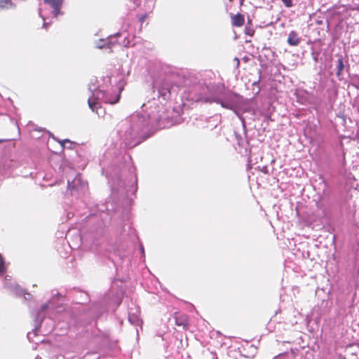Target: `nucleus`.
Segmentation results:
<instances>
[{"mask_svg":"<svg viewBox=\"0 0 359 359\" xmlns=\"http://www.w3.org/2000/svg\"><path fill=\"white\" fill-rule=\"evenodd\" d=\"M344 62L342 57H340L337 60V74H339L344 69Z\"/></svg>","mask_w":359,"mask_h":359,"instance_id":"0eeeda50","label":"nucleus"},{"mask_svg":"<svg viewBox=\"0 0 359 359\" xmlns=\"http://www.w3.org/2000/svg\"><path fill=\"white\" fill-rule=\"evenodd\" d=\"M66 142H70V141L69 140H64L61 141L60 142L61 146L64 147H65V144Z\"/></svg>","mask_w":359,"mask_h":359,"instance_id":"9b49d317","label":"nucleus"},{"mask_svg":"<svg viewBox=\"0 0 359 359\" xmlns=\"http://www.w3.org/2000/svg\"><path fill=\"white\" fill-rule=\"evenodd\" d=\"M88 106L93 111H97V109L100 107V102L94 97H90L88 100Z\"/></svg>","mask_w":359,"mask_h":359,"instance_id":"39448f33","label":"nucleus"},{"mask_svg":"<svg viewBox=\"0 0 359 359\" xmlns=\"http://www.w3.org/2000/svg\"><path fill=\"white\" fill-rule=\"evenodd\" d=\"M286 7H291L292 6V0H281Z\"/></svg>","mask_w":359,"mask_h":359,"instance_id":"6e6552de","label":"nucleus"},{"mask_svg":"<svg viewBox=\"0 0 359 359\" xmlns=\"http://www.w3.org/2000/svg\"><path fill=\"white\" fill-rule=\"evenodd\" d=\"M119 99H120V93L118 95H116L115 97H112V98L106 96L104 98V101L106 103L116 104V103H117L118 102Z\"/></svg>","mask_w":359,"mask_h":359,"instance_id":"423d86ee","label":"nucleus"},{"mask_svg":"<svg viewBox=\"0 0 359 359\" xmlns=\"http://www.w3.org/2000/svg\"><path fill=\"white\" fill-rule=\"evenodd\" d=\"M48 307V304H43L41 306V311H44L45 310H46Z\"/></svg>","mask_w":359,"mask_h":359,"instance_id":"9d476101","label":"nucleus"},{"mask_svg":"<svg viewBox=\"0 0 359 359\" xmlns=\"http://www.w3.org/2000/svg\"><path fill=\"white\" fill-rule=\"evenodd\" d=\"M229 2H232L233 0H229Z\"/></svg>","mask_w":359,"mask_h":359,"instance_id":"ddd939ff","label":"nucleus"},{"mask_svg":"<svg viewBox=\"0 0 359 359\" xmlns=\"http://www.w3.org/2000/svg\"><path fill=\"white\" fill-rule=\"evenodd\" d=\"M175 324L177 326H181L184 328L187 326L188 320H187V317L185 315L181 314L180 313H175Z\"/></svg>","mask_w":359,"mask_h":359,"instance_id":"20e7f679","label":"nucleus"},{"mask_svg":"<svg viewBox=\"0 0 359 359\" xmlns=\"http://www.w3.org/2000/svg\"><path fill=\"white\" fill-rule=\"evenodd\" d=\"M300 41V38L299 37V35L297 33V32L292 31L290 32L287 40V42L289 45L292 46H297L299 44Z\"/></svg>","mask_w":359,"mask_h":359,"instance_id":"f03ea898","label":"nucleus"},{"mask_svg":"<svg viewBox=\"0 0 359 359\" xmlns=\"http://www.w3.org/2000/svg\"><path fill=\"white\" fill-rule=\"evenodd\" d=\"M147 18V14H144V15L140 16L139 20H140V22L141 23H143Z\"/></svg>","mask_w":359,"mask_h":359,"instance_id":"1a4fd4ad","label":"nucleus"},{"mask_svg":"<svg viewBox=\"0 0 359 359\" xmlns=\"http://www.w3.org/2000/svg\"><path fill=\"white\" fill-rule=\"evenodd\" d=\"M231 25L233 27H241L244 25L245 18H244V15L241 13L231 15Z\"/></svg>","mask_w":359,"mask_h":359,"instance_id":"f257e3e1","label":"nucleus"},{"mask_svg":"<svg viewBox=\"0 0 359 359\" xmlns=\"http://www.w3.org/2000/svg\"><path fill=\"white\" fill-rule=\"evenodd\" d=\"M45 4H49L54 9V14L57 16L62 4V0H43Z\"/></svg>","mask_w":359,"mask_h":359,"instance_id":"7ed1b4c3","label":"nucleus"},{"mask_svg":"<svg viewBox=\"0 0 359 359\" xmlns=\"http://www.w3.org/2000/svg\"><path fill=\"white\" fill-rule=\"evenodd\" d=\"M124 46H130L129 42H128L127 43L124 44Z\"/></svg>","mask_w":359,"mask_h":359,"instance_id":"f8f14e48","label":"nucleus"}]
</instances>
